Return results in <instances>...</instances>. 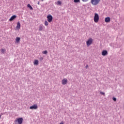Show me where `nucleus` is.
<instances>
[{"label":"nucleus","instance_id":"obj_1","mask_svg":"<svg viewBox=\"0 0 124 124\" xmlns=\"http://www.w3.org/2000/svg\"><path fill=\"white\" fill-rule=\"evenodd\" d=\"M100 2V0H91V3L93 5H97Z\"/></svg>","mask_w":124,"mask_h":124},{"label":"nucleus","instance_id":"obj_2","mask_svg":"<svg viewBox=\"0 0 124 124\" xmlns=\"http://www.w3.org/2000/svg\"><path fill=\"white\" fill-rule=\"evenodd\" d=\"M99 20V16L98 14L95 13L94 16V22L95 23H97Z\"/></svg>","mask_w":124,"mask_h":124},{"label":"nucleus","instance_id":"obj_3","mask_svg":"<svg viewBox=\"0 0 124 124\" xmlns=\"http://www.w3.org/2000/svg\"><path fill=\"white\" fill-rule=\"evenodd\" d=\"M15 122L17 123L18 124H23V118H19Z\"/></svg>","mask_w":124,"mask_h":124},{"label":"nucleus","instance_id":"obj_4","mask_svg":"<svg viewBox=\"0 0 124 124\" xmlns=\"http://www.w3.org/2000/svg\"><path fill=\"white\" fill-rule=\"evenodd\" d=\"M47 21L49 22V23L52 22L53 20V16L51 15H48L47 16Z\"/></svg>","mask_w":124,"mask_h":124},{"label":"nucleus","instance_id":"obj_5","mask_svg":"<svg viewBox=\"0 0 124 124\" xmlns=\"http://www.w3.org/2000/svg\"><path fill=\"white\" fill-rule=\"evenodd\" d=\"M93 43V39L89 38L88 40L86 42V44L88 46H90Z\"/></svg>","mask_w":124,"mask_h":124},{"label":"nucleus","instance_id":"obj_6","mask_svg":"<svg viewBox=\"0 0 124 124\" xmlns=\"http://www.w3.org/2000/svg\"><path fill=\"white\" fill-rule=\"evenodd\" d=\"M38 107H37V105L35 104L33 106H31L30 107V109L31 110H36V109H37Z\"/></svg>","mask_w":124,"mask_h":124},{"label":"nucleus","instance_id":"obj_7","mask_svg":"<svg viewBox=\"0 0 124 124\" xmlns=\"http://www.w3.org/2000/svg\"><path fill=\"white\" fill-rule=\"evenodd\" d=\"M66 84H67V79L63 78L62 80V85H66Z\"/></svg>","mask_w":124,"mask_h":124},{"label":"nucleus","instance_id":"obj_8","mask_svg":"<svg viewBox=\"0 0 124 124\" xmlns=\"http://www.w3.org/2000/svg\"><path fill=\"white\" fill-rule=\"evenodd\" d=\"M102 56H106V55H108V52H107V50H104L102 52Z\"/></svg>","mask_w":124,"mask_h":124},{"label":"nucleus","instance_id":"obj_9","mask_svg":"<svg viewBox=\"0 0 124 124\" xmlns=\"http://www.w3.org/2000/svg\"><path fill=\"white\" fill-rule=\"evenodd\" d=\"M43 29H44V26L43 25L41 24L39 27V31H41L43 30Z\"/></svg>","mask_w":124,"mask_h":124},{"label":"nucleus","instance_id":"obj_10","mask_svg":"<svg viewBox=\"0 0 124 124\" xmlns=\"http://www.w3.org/2000/svg\"><path fill=\"white\" fill-rule=\"evenodd\" d=\"M16 17H17V16H15V15L12 16L9 19V21L10 22H11V21H13V20H14V19L16 18Z\"/></svg>","mask_w":124,"mask_h":124},{"label":"nucleus","instance_id":"obj_11","mask_svg":"<svg viewBox=\"0 0 124 124\" xmlns=\"http://www.w3.org/2000/svg\"><path fill=\"white\" fill-rule=\"evenodd\" d=\"M105 22L106 23H109L110 22V17H107L105 18Z\"/></svg>","mask_w":124,"mask_h":124},{"label":"nucleus","instance_id":"obj_12","mask_svg":"<svg viewBox=\"0 0 124 124\" xmlns=\"http://www.w3.org/2000/svg\"><path fill=\"white\" fill-rule=\"evenodd\" d=\"M20 28H21V24H20V22H18L17 23L16 28L18 29V30H20Z\"/></svg>","mask_w":124,"mask_h":124},{"label":"nucleus","instance_id":"obj_13","mask_svg":"<svg viewBox=\"0 0 124 124\" xmlns=\"http://www.w3.org/2000/svg\"><path fill=\"white\" fill-rule=\"evenodd\" d=\"M21 38H20V37H16V43H19V42H20V40Z\"/></svg>","mask_w":124,"mask_h":124},{"label":"nucleus","instance_id":"obj_14","mask_svg":"<svg viewBox=\"0 0 124 124\" xmlns=\"http://www.w3.org/2000/svg\"><path fill=\"white\" fill-rule=\"evenodd\" d=\"M27 7H29L30 8V9H31V10H32V9H33V8H32V7H31V4H28L27 5Z\"/></svg>","mask_w":124,"mask_h":124},{"label":"nucleus","instance_id":"obj_15","mask_svg":"<svg viewBox=\"0 0 124 124\" xmlns=\"http://www.w3.org/2000/svg\"><path fill=\"white\" fill-rule=\"evenodd\" d=\"M74 2L75 3H80V0H74Z\"/></svg>","mask_w":124,"mask_h":124},{"label":"nucleus","instance_id":"obj_16","mask_svg":"<svg viewBox=\"0 0 124 124\" xmlns=\"http://www.w3.org/2000/svg\"><path fill=\"white\" fill-rule=\"evenodd\" d=\"M48 53V51H47V50H45L42 52V54H43L44 55H46V54H47Z\"/></svg>","mask_w":124,"mask_h":124},{"label":"nucleus","instance_id":"obj_17","mask_svg":"<svg viewBox=\"0 0 124 124\" xmlns=\"http://www.w3.org/2000/svg\"><path fill=\"white\" fill-rule=\"evenodd\" d=\"M1 52L2 54H4V52H5V49H3V48H2L1 49Z\"/></svg>","mask_w":124,"mask_h":124},{"label":"nucleus","instance_id":"obj_18","mask_svg":"<svg viewBox=\"0 0 124 124\" xmlns=\"http://www.w3.org/2000/svg\"><path fill=\"white\" fill-rule=\"evenodd\" d=\"M34 64H38V60H35L34 62Z\"/></svg>","mask_w":124,"mask_h":124},{"label":"nucleus","instance_id":"obj_19","mask_svg":"<svg viewBox=\"0 0 124 124\" xmlns=\"http://www.w3.org/2000/svg\"><path fill=\"white\" fill-rule=\"evenodd\" d=\"M45 25L46 26H48V21H45Z\"/></svg>","mask_w":124,"mask_h":124},{"label":"nucleus","instance_id":"obj_20","mask_svg":"<svg viewBox=\"0 0 124 124\" xmlns=\"http://www.w3.org/2000/svg\"><path fill=\"white\" fill-rule=\"evenodd\" d=\"M57 3L59 5H60V4H62V2H61V1H58Z\"/></svg>","mask_w":124,"mask_h":124},{"label":"nucleus","instance_id":"obj_21","mask_svg":"<svg viewBox=\"0 0 124 124\" xmlns=\"http://www.w3.org/2000/svg\"><path fill=\"white\" fill-rule=\"evenodd\" d=\"M112 99L114 101H117V98H116L115 97H113Z\"/></svg>","mask_w":124,"mask_h":124},{"label":"nucleus","instance_id":"obj_22","mask_svg":"<svg viewBox=\"0 0 124 124\" xmlns=\"http://www.w3.org/2000/svg\"><path fill=\"white\" fill-rule=\"evenodd\" d=\"M82 1L83 2H87V1H89V0H82Z\"/></svg>","mask_w":124,"mask_h":124},{"label":"nucleus","instance_id":"obj_23","mask_svg":"<svg viewBox=\"0 0 124 124\" xmlns=\"http://www.w3.org/2000/svg\"><path fill=\"white\" fill-rule=\"evenodd\" d=\"M101 94H103V95H105V93L103 92H100Z\"/></svg>","mask_w":124,"mask_h":124},{"label":"nucleus","instance_id":"obj_24","mask_svg":"<svg viewBox=\"0 0 124 124\" xmlns=\"http://www.w3.org/2000/svg\"><path fill=\"white\" fill-rule=\"evenodd\" d=\"M88 67H89V65H87L85 66V68H88Z\"/></svg>","mask_w":124,"mask_h":124},{"label":"nucleus","instance_id":"obj_25","mask_svg":"<svg viewBox=\"0 0 124 124\" xmlns=\"http://www.w3.org/2000/svg\"><path fill=\"white\" fill-rule=\"evenodd\" d=\"M60 124H63V122H61V123Z\"/></svg>","mask_w":124,"mask_h":124},{"label":"nucleus","instance_id":"obj_26","mask_svg":"<svg viewBox=\"0 0 124 124\" xmlns=\"http://www.w3.org/2000/svg\"><path fill=\"white\" fill-rule=\"evenodd\" d=\"M39 3H40V2H39V1H38V4L39 5Z\"/></svg>","mask_w":124,"mask_h":124},{"label":"nucleus","instance_id":"obj_27","mask_svg":"<svg viewBox=\"0 0 124 124\" xmlns=\"http://www.w3.org/2000/svg\"><path fill=\"white\" fill-rule=\"evenodd\" d=\"M1 118V115H0V119Z\"/></svg>","mask_w":124,"mask_h":124},{"label":"nucleus","instance_id":"obj_28","mask_svg":"<svg viewBox=\"0 0 124 124\" xmlns=\"http://www.w3.org/2000/svg\"><path fill=\"white\" fill-rule=\"evenodd\" d=\"M41 60H42V58H41Z\"/></svg>","mask_w":124,"mask_h":124},{"label":"nucleus","instance_id":"obj_29","mask_svg":"<svg viewBox=\"0 0 124 124\" xmlns=\"http://www.w3.org/2000/svg\"><path fill=\"white\" fill-rule=\"evenodd\" d=\"M41 60H42V58H41Z\"/></svg>","mask_w":124,"mask_h":124}]
</instances>
